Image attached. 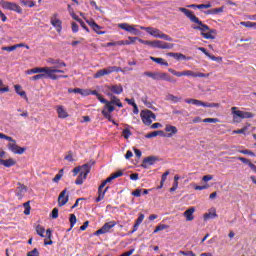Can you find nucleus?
I'll use <instances>...</instances> for the list:
<instances>
[{"label":"nucleus","mask_w":256,"mask_h":256,"mask_svg":"<svg viewBox=\"0 0 256 256\" xmlns=\"http://www.w3.org/2000/svg\"><path fill=\"white\" fill-rule=\"evenodd\" d=\"M105 192L98 191V197L95 199V203H100L103 199H105Z\"/></svg>","instance_id":"3c124183"},{"label":"nucleus","mask_w":256,"mask_h":256,"mask_svg":"<svg viewBox=\"0 0 256 256\" xmlns=\"http://www.w3.org/2000/svg\"><path fill=\"white\" fill-rule=\"evenodd\" d=\"M86 23H88V25L90 26V28L93 29V31L95 33H97L98 35H104L106 32L105 31H101L102 27L99 26L96 22H94L93 20L90 21H86Z\"/></svg>","instance_id":"412c9836"},{"label":"nucleus","mask_w":256,"mask_h":256,"mask_svg":"<svg viewBox=\"0 0 256 256\" xmlns=\"http://www.w3.org/2000/svg\"><path fill=\"white\" fill-rule=\"evenodd\" d=\"M145 219V215L139 214V217L137 220H135V224L141 225L143 223V220Z\"/></svg>","instance_id":"0e129e2a"},{"label":"nucleus","mask_w":256,"mask_h":256,"mask_svg":"<svg viewBox=\"0 0 256 256\" xmlns=\"http://www.w3.org/2000/svg\"><path fill=\"white\" fill-rule=\"evenodd\" d=\"M18 192H16V196L19 197V199L23 198V195L25 192H27V187L24 186V184L18 183Z\"/></svg>","instance_id":"cd10ccee"},{"label":"nucleus","mask_w":256,"mask_h":256,"mask_svg":"<svg viewBox=\"0 0 256 256\" xmlns=\"http://www.w3.org/2000/svg\"><path fill=\"white\" fill-rule=\"evenodd\" d=\"M179 254L183 256H196L193 251H179Z\"/></svg>","instance_id":"052dcab7"},{"label":"nucleus","mask_w":256,"mask_h":256,"mask_svg":"<svg viewBox=\"0 0 256 256\" xmlns=\"http://www.w3.org/2000/svg\"><path fill=\"white\" fill-rule=\"evenodd\" d=\"M69 223H70L71 228H73L76 225V223H77L76 215L70 214Z\"/></svg>","instance_id":"a18cd8bd"},{"label":"nucleus","mask_w":256,"mask_h":256,"mask_svg":"<svg viewBox=\"0 0 256 256\" xmlns=\"http://www.w3.org/2000/svg\"><path fill=\"white\" fill-rule=\"evenodd\" d=\"M184 76L193 77V78H208L210 73H195L191 70L184 71Z\"/></svg>","instance_id":"6ab92c4d"},{"label":"nucleus","mask_w":256,"mask_h":256,"mask_svg":"<svg viewBox=\"0 0 256 256\" xmlns=\"http://www.w3.org/2000/svg\"><path fill=\"white\" fill-rule=\"evenodd\" d=\"M105 91L112 93V95H121L123 93V86L121 84L105 85Z\"/></svg>","instance_id":"ddd939ff"},{"label":"nucleus","mask_w":256,"mask_h":256,"mask_svg":"<svg viewBox=\"0 0 256 256\" xmlns=\"http://www.w3.org/2000/svg\"><path fill=\"white\" fill-rule=\"evenodd\" d=\"M117 225L116 221H110L108 223H104L103 227L99 230L95 231L94 235L99 236L101 234H107L111 232V229Z\"/></svg>","instance_id":"9b49d317"},{"label":"nucleus","mask_w":256,"mask_h":256,"mask_svg":"<svg viewBox=\"0 0 256 256\" xmlns=\"http://www.w3.org/2000/svg\"><path fill=\"white\" fill-rule=\"evenodd\" d=\"M150 60H152L156 64H160L162 66L168 67V62L165 61V59H163L161 57H150Z\"/></svg>","instance_id":"c756f323"},{"label":"nucleus","mask_w":256,"mask_h":256,"mask_svg":"<svg viewBox=\"0 0 256 256\" xmlns=\"http://www.w3.org/2000/svg\"><path fill=\"white\" fill-rule=\"evenodd\" d=\"M140 118H142L144 125L150 126L153 120H156V115L151 110H142L140 112Z\"/></svg>","instance_id":"1a4fd4ad"},{"label":"nucleus","mask_w":256,"mask_h":256,"mask_svg":"<svg viewBox=\"0 0 256 256\" xmlns=\"http://www.w3.org/2000/svg\"><path fill=\"white\" fill-rule=\"evenodd\" d=\"M16 46L15 45H11V46H5L2 48L3 51L6 52H14L16 50Z\"/></svg>","instance_id":"bf43d9fd"},{"label":"nucleus","mask_w":256,"mask_h":256,"mask_svg":"<svg viewBox=\"0 0 256 256\" xmlns=\"http://www.w3.org/2000/svg\"><path fill=\"white\" fill-rule=\"evenodd\" d=\"M224 7L214 8L212 10H207L205 12L206 15H219L220 13H223Z\"/></svg>","instance_id":"473e14b6"},{"label":"nucleus","mask_w":256,"mask_h":256,"mask_svg":"<svg viewBox=\"0 0 256 256\" xmlns=\"http://www.w3.org/2000/svg\"><path fill=\"white\" fill-rule=\"evenodd\" d=\"M46 230L41 225L36 226V234H38L41 238H44V233Z\"/></svg>","instance_id":"79ce46f5"},{"label":"nucleus","mask_w":256,"mask_h":256,"mask_svg":"<svg viewBox=\"0 0 256 256\" xmlns=\"http://www.w3.org/2000/svg\"><path fill=\"white\" fill-rule=\"evenodd\" d=\"M43 71H44V67H35L33 69H29L28 71H26V75L39 74V73H43Z\"/></svg>","instance_id":"72a5a7b5"},{"label":"nucleus","mask_w":256,"mask_h":256,"mask_svg":"<svg viewBox=\"0 0 256 256\" xmlns=\"http://www.w3.org/2000/svg\"><path fill=\"white\" fill-rule=\"evenodd\" d=\"M209 59H211L212 61H216V62H218V63H221L222 62V57H216V56H214V55H212V54H208V55H206Z\"/></svg>","instance_id":"864d4df0"},{"label":"nucleus","mask_w":256,"mask_h":256,"mask_svg":"<svg viewBox=\"0 0 256 256\" xmlns=\"http://www.w3.org/2000/svg\"><path fill=\"white\" fill-rule=\"evenodd\" d=\"M68 201L69 196L67 195V189H64L58 196V206L63 207L68 203Z\"/></svg>","instance_id":"f3484780"},{"label":"nucleus","mask_w":256,"mask_h":256,"mask_svg":"<svg viewBox=\"0 0 256 256\" xmlns=\"http://www.w3.org/2000/svg\"><path fill=\"white\" fill-rule=\"evenodd\" d=\"M58 208H53V211H52V219H58Z\"/></svg>","instance_id":"774afa93"},{"label":"nucleus","mask_w":256,"mask_h":256,"mask_svg":"<svg viewBox=\"0 0 256 256\" xmlns=\"http://www.w3.org/2000/svg\"><path fill=\"white\" fill-rule=\"evenodd\" d=\"M56 113H58L59 119H67L69 114L62 105L56 106Z\"/></svg>","instance_id":"4be33fe9"},{"label":"nucleus","mask_w":256,"mask_h":256,"mask_svg":"<svg viewBox=\"0 0 256 256\" xmlns=\"http://www.w3.org/2000/svg\"><path fill=\"white\" fill-rule=\"evenodd\" d=\"M240 25H242L243 27H246L248 29H252V28L256 27V23L255 22H250V21L241 22Z\"/></svg>","instance_id":"37998d69"},{"label":"nucleus","mask_w":256,"mask_h":256,"mask_svg":"<svg viewBox=\"0 0 256 256\" xmlns=\"http://www.w3.org/2000/svg\"><path fill=\"white\" fill-rule=\"evenodd\" d=\"M45 75V78H49L50 80H58L59 77L56 75L54 69L50 67H44V71L42 73Z\"/></svg>","instance_id":"a211bd4d"},{"label":"nucleus","mask_w":256,"mask_h":256,"mask_svg":"<svg viewBox=\"0 0 256 256\" xmlns=\"http://www.w3.org/2000/svg\"><path fill=\"white\" fill-rule=\"evenodd\" d=\"M174 47H175V44L168 43V42H165V41H159V40H157L156 44H155V48H158V49L170 50V49H172Z\"/></svg>","instance_id":"aec40b11"},{"label":"nucleus","mask_w":256,"mask_h":256,"mask_svg":"<svg viewBox=\"0 0 256 256\" xmlns=\"http://www.w3.org/2000/svg\"><path fill=\"white\" fill-rule=\"evenodd\" d=\"M184 102L188 103V104H193L194 106L200 107L204 105L205 102L201 101V100H197V99H186L184 100Z\"/></svg>","instance_id":"7c9ffc66"},{"label":"nucleus","mask_w":256,"mask_h":256,"mask_svg":"<svg viewBox=\"0 0 256 256\" xmlns=\"http://www.w3.org/2000/svg\"><path fill=\"white\" fill-rule=\"evenodd\" d=\"M166 100H167V101H170V102H172V103H178V102L181 101V98L178 97V96H174L173 94H168V95L166 96Z\"/></svg>","instance_id":"4c0bfd02"},{"label":"nucleus","mask_w":256,"mask_h":256,"mask_svg":"<svg viewBox=\"0 0 256 256\" xmlns=\"http://www.w3.org/2000/svg\"><path fill=\"white\" fill-rule=\"evenodd\" d=\"M168 73H162V72H144L143 76L152 78V80L160 81V80H168L167 78Z\"/></svg>","instance_id":"9d476101"},{"label":"nucleus","mask_w":256,"mask_h":256,"mask_svg":"<svg viewBox=\"0 0 256 256\" xmlns=\"http://www.w3.org/2000/svg\"><path fill=\"white\" fill-rule=\"evenodd\" d=\"M135 25H129L128 23L118 24V28L124 30L127 33L133 34L135 36L139 35V30L135 28Z\"/></svg>","instance_id":"4468645a"},{"label":"nucleus","mask_w":256,"mask_h":256,"mask_svg":"<svg viewBox=\"0 0 256 256\" xmlns=\"http://www.w3.org/2000/svg\"><path fill=\"white\" fill-rule=\"evenodd\" d=\"M94 162H89L82 165V172L79 173V176L75 180V185H82L83 182L87 179V175L91 172Z\"/></svg>","instance_id":"423d86ee"},{"label":"nucleus","mask_w":256,"mask_h":256,"mask_svg":"<svg viewBox=\"0 0 256 256\" xmlns=\"http://www.w3.org/2000/svg\"><path fill=\"white\" fill-rule=\"evenodd\" d=\"M140 30L147 32L150 36L154 38L166 40L169 42L173 41V38H171L167 34L163 33L161 30H158L156 28L140 26Z\"/></svg>","instance_id":"20e7f679"},{"label":"nucleus","mask_w":256,"mask_h":256,"mask_svg":"<svg viewBox=\"0 0 256 256\" xmlns=\"http://www.w3.org/2000/svg\"><path fill=\"white\" fill-rule=\"evenodd\" d=\"M179 12L186 15L190 22L197 25L192 26V29L200 31V36H202L206 40H215V36L213 34H216L217 31L215 29H210L209 26L203 24V22L199 18H197L195 14H193V11L180 7Z\"/></svg>","instance_id":"f257e3e1"},{"label":"nucleus","mask_w":256,"mask_h":256,"mask_svg":"<svg viewBox=\"0 0 256 256\" xmlns=\"http://www.w3.org/2000/svg\"><path fill=\"white\" fill-rule=\"evenodd\" d=\"M166 229H168V226L166 224H159L157 227H155L154 234Z\"/></svg>","instance_id":"de8ad7c7"},{"label":"nucleus","mask_w":256,"mask_h":256,"mask_svg":"<svg viewBox=\"0 0 256 256\" xmlns=\"http://www.w3.org/2000/svg\"><path fill=\"white\" fill-rule=\"evenodd\" d=\"M111 113L112 112H109L106 109L102 110V115L104 116V118L108 120L110 123H113L115 126H118V123L112 119Z\"/></svg>","instance_id":"bb28decb"},{"label":"nucleus","mask_w":256,"mask_h":256,"mask_svg":"<svg viewBox=\"0 0 256 256\" xmlns=\"http://www.w3.org/2000/svg\"><path fill=\"white\" fill-rule=\"evenodd\" d=\"M105 192L98 191V197L95 199V203H100L103 199H105Z\"/></svg>","instance_id":"8fccbe9b"},{"label":"nucleus","mask_w":256,"mask_h":256,"mask_svg":"<svg viewBox=\"0 0 256 256\" xmlns=\"http://www.w3.org/2000/svg\"><path fill=\"white\" fill-rule=\"evenodd\" d=\"M0 6H1V8L5 9V10H9V11L18 13L20 15H22V13H23L22 7L14 2H7L4 0H1Z\"/></svg>","instance_id":"6e6552de"},{"label":"nucleus","mask_w":256,"mask_h":256,"mask_svg":"<svg viewBox=\"0 0 256 256\" xmlns=\"http://www.w3.org/2000/svg\"><path fill=\"white\" fill-rule=\"evenodd\" d=\"M169 57H173L176 60H186L187 57L182 53H168Z\"/></svg>","instance_id":"e433bc0d"},{"label":"nucleus","mask_w":256,"mask_h":256,"mask_svg":"<svg viewBox=\"0 0 256 256\" xmlns=\"http://www.w3.org/2000/svg\"><path fill=\"white\" fill-rule=\"evenodd\" d=\"M0 139H5L7 141H10L8 144V149L11 151L14 155H23L24 152L27 150V148L19 147L17 145V141L14 140L11 136H7L4 133L0 132Z\"/></svg>","instance_id":"f03ea898"},{"label":"nucleus","mask_w":256,"mask_h":256,"mask_svg":"<svg viewBox=\"0 0 256 256\" xmlns=\"http://www.w3.org/2000/svg\"><path fill=\"white\" fill-rule=\"evenodd\" d=\"M84 96H88V95H95V97H97V99L99 100V102H105V98L99 94V92H97V90H90L88 93H83Z\"/></svg>","instance_id":"c85d7f7f"},{"label":"nucleus","mask_w":256,"mask_h":256,"mask_svg":"<svg viewBox=\"0 0 256 256\" xmlns=\"http://www.w3.org/2000/svg\"><path fill=\"white\" fill-rule=\"evenodd\" d=\"M203 123H220V120L219 118H206Z\"/></svg>","instance_id":"5fc2aeb1"},{"label":"nucleus","mask_w":256,"mask_h":256,"mask_svg":"<svg viewBox=\"0 0 256 256\" xmlns=\"http://www.w3.org/2000/svg\"><path fill=\"white\" fill-rule=\"evenodd\" d=\"M168 72L171 73L173 76L182 77L185 76L184 71L183 72H177L175 69H168Z\"/></svg>","instance_id":"49530a36"},{"label":"nucleus","mask_w":256,"mask_h":256,"mask_svg":"<svg viewBox=\"0 0 256 256\" xmlns=\"http://www.w3.org/2000/svg\"><path fill=\"white\" fill-rule=\"evenodd\" d=\"M164 131L167 133L163 132V137L164 138H172L178 133V128L176 126L167 124L166 128H164Z\"/></svg>","instance_id":"2eb2a0df"},{"label":"nucleus","mask_w":256,"mask_h":256,"mask_svg":"<svg viewBox=\"0 0 256 256\" xmlns=\"http://www.w3.org/2000/svg\"><path fill=\"white\" fill-rule=\"evenodd\" d=\"M203 218H204V221H207V220H209V219H215V218H217L216 211H214V212H209V213L204 214Z\"/></svg>","instance_id":"ea45409f"},{"label":"nucleus","mask_w":256,"mask_h":256,"mask_svg":"<svg viewBox=\"0 0 256 256\" xmlns=\"http://www.w3.org/2000/svg\"><path fill=\"white\" fill-rule=\"evenodd\" d=\"M44 78H46V75L43 74V73H40V74H38V75H35V76H33V77H30V81L42 80V79H44Z\"/></svg>","instance_id":"09e8293b"},{"label":"nucleus","mask_w":256,"mask_h":256,"mask_svg":"<svg viewBox=\"0 0 256 256\" xmlns=\"http://www.w3.org/2000/svg\"><path fill=\"white\" fill-rule=\"evenodd\" d=\"M122 134H123L124 139H128L129 137H131L132 132L128 128H125L123 130Z\"/></svg>","instance_id":"6e6d98bb"},{"label":"nucleus","mask_w":256,"mask_h":256,"mask_svg":"<svg viewBox=\"0 0 256 256\" xmlns=\"http://www.w3.org/2000/svg\"><path fill=\"white\" fill-rule=\"evenodd\" d=\"M212 5L210 3L208 4H199L197 9H210Z\"/></svg>","instance_id":"69168bd1"},{"label":"nucleus","mask_w":256,"mask_h":256,"mask_svg":"<svg viewBox=\"0 0 256 256\" xmlns=\"http://www.w3.org/2000/svg\"><path fill=\"white\" fill-rule=\"evenodd\" d=\"M239 153H241L242 155H249V156L255 157V153H253L249 149L241 150V151H239Z\"/></svg>","instance_id":"13d9d810"},{"label":"nucleus","mask_w":256,"mask_h":256,"mask_svg":"<svg viewBox=\"0 0 256 256\" xmlns=\"http://www.w3.org/2000/svg\"><path fill=\"white\" fill-rule=\"evenodd\" d=\"M14 90L16 94H18L20 97H23L26 101L28 100L27 93L24 90H22L21 85H14Z\"/></svg>","instance_id":"a878e982"},{"label":"nucleus","mask_w":256,"mask_h":256,"mask_svg":"<svg viewBox=\"0 0 256 256\" xmlns=\"http://www.w3.org/2000/svg\"><path fill=\"white\" fill-rule=\"evenodd\" d=\"M26 256H39V251L37 248H34L32 251H29Z\"/></svg>","instance_id":"e2e57ef3"},{"label":"nucleus","mask_w":256,"mask_h":256,"mask_svg":"<svg viewBox=\"0 0 256 256\" xmlns=\"http://www.w3.org/2000/svg\"><path fill=\"white\" fill-rule=\"evenodd\" d=\"M157 161V158L155 156H148L144 158L142 167L147 168L148 165L152 166Z\"/></svg>","instance_id":"b1692460"},{"label":"nucleus","mask_w":256,"mask_h":256,"mask_svg":"<svg viewBox=\"0 0 256 256\" xmlns=\"http://www.w3.org/2000/svg\"><path fill=\"white\" fill-rule=\"evenodd\" d=\"M68 92L70 93H75V94H83V89L82 88H69Z\"/></svg>","instance_id":"4d7b16f0"},{"label":"nucleus","mask_w":256,"mask_h":256,"mask_svg":"<svg viewBox=\"0 0 256 256\" xmlns=\"http://www.w3.org/2000/svg\"><path fill=\"white\" fill-rule=\"evenodd\" d=\"M0 163H1V165H3L6 168H10L15 165V160H13L12 158H10L8 160L0 159Z\"/></svg>","instance_id":"2f4dec72"},{"label":"nucleus","mask_w":256,"mask_h":256,"mask_svg":"<svg viewBox=\"0 0 256 256\" xmlns=\"http://www.w3.org/2000/svg\"><path fill=\"white\" fill-rule=\"evenodd\" d=\"M170 175V171L164 172L162 175V179L160 180V185L157 187V190H161L163 188V185L165 184L167 180V176Z\"/></svg>","instance_id":"c9c22d12"},{"label":"nucleus","mask_w":256,"mask_h":256,"mask_svg":"<svg viewBox=\"0 0 256 256\" xmlns=\"http://www.w3.org/2000/svg\"><path fill=\"white\" fill-rule=\"evenodd\" d=\"M122 176H123L122 171H118L111 174L106 180L102 182V184H100L98 191L102 192V190L106 187L107 183H111L113 180L118 179L119 177H122Z\"/></svg>","instance_id":"f8f14e48"},{"label":"nucleus","mask_w":256,"mask_h":256,"mask_svg":"<svg viewBox=\"0 0 256 256\" xmlns=\"http://www.w3.org/2000/svg\"><path fill=\"white\" fill-rule=\"evenodd\" d=\"M58 14H53L52 18H50V24L56 29V32H62V21L57 18Z\"/></svg>","instance_id":"dca6fc26"},{"label":"nucleus","mask_w":256,"mask_h":256,"mask_svg":"<svg viewBox=\"0 0 256 256\" xmlns=\"http://www.w3.org/2000/svg\"><path fill=\"white\" fill-rule=\"evenodd\" d=\"M195 213V208L190 207L186 210V212L183 213L184 218H186L187 222H192L195 219V216L193 214Z\"/></svg>","instance_id":"5701e85b"},{"label":"nucleus","mask_w":256,"mask_h":256,"mask_svg":"<svg viewBox=\"0 0 256 256\" xmlns=\"http://www.w3.org/2000/svg\"><path fill=\"white\" fill-rule=\"evenodd\" d=\"M30 202H26L23 204L24 207V215H31V205L29 204Z\"/></svg>","instance_id":"c03bdc74"},{"label":"nucleus","mask_w":256,"mask_h":256,"mask_svg":"<svg viewBox=\"0 0 256 256\" xmlns=\"http://www.w3.org/2000/svg\"><path fill=\"white\" fill-rule=\"evenodd\" d=\"M20 4L24 6H28L29 8H34L36 6V2L32 0H29V1L20 0Z\"/></svg>","instance_id":"58836bf2"},{"label":"nucleus","mask_w":256,"mask_h":256,"mask_svg":"<svg viewBox=\"0 0 256 256\" xmlns=\"http://www.w3.org/2000/svg\"><path fill=\"white\" fill-rule=\"evenodd\" d=\"M114 72H122V68L121 67H117V66H109L105 69H100L97 71V73H95L93 75L94 79H100L103 76H108Z\"/></svg>","instance_id":"0eeeda50"},{"label":"nucleus","mask_w":256,"mask_h":256,"mask_svg":"<svg viewBox=\"0 0 256 256\" xmlns=\"http://www.w3.org/2000/svg\"><path fill=\"white\" fill-rule=\"evenodd\" d=\"M79 173H82V166L73 169V176H77Z\"/></svg>","instance_id":"338daca9"},{"label":"nucleus","mask_w":256,"mask_h":256,"mask_svg":"<svg viewBox=\"0 0 256 256\" xmlns=\"http://www.w3.org/2000/svg\"><path fill=\"white\" fill-rule=\"evenodd\" d=\"M157 136H162L163 137V131L158 130V131L150 132L147 135H145V138L146 139H152V138H155Z\"/></svg>","instance_id":"f704fd0d"},{"label":"nucleus","mask_w":256,"mask_h":256,"mask_svg":"<svg viewBox=\"0 0 256 256\" xmlns=\"http://www.w3.org/2000/svg\"><path fill=\"white\" fill-rule=\"evenodd\" d=\"M231 111L234 123H241L242 119H252L253 117H255V115L252 112L237 110L236 107H232Z\"/></svg>","instance_id":"39448f33"},{"label":"nucleus","mask_w":256,"mask_h":256,"mask_svg":"<svg viewBox=\"0 0 256 256\" xmlns=\"http://www.w3.org/2000/svg\"><path fill=\"white\" fill-rule=\"evenodd\" d=\"M237 159L248 166H250V164H253L249 159H246L245 157H238Z\"/></svg>","instance_id":"680f3d73"},{"label":"nucleus","mask_w":256,"mask_h":256,"mask_svg":"<svg viewBox=\"0 0 256 256\" xmlns=\"http://www.w3.org/2000/svg\"><path fill=\"white\" fill-rule=\"evenodd\" d=\"M203 107H207V108H219L220 104L219 103H207L204 102Z\"/></svg>","instance_id":"603ef678"},{"label":"nucleus","mask_w":256,"mask_h":256,"mask_svg":"<svg viewBox=\"0 0 256 256\" xmlns=\"http://www.w3.org/2000/svg\"><path fill=\"white\" fill-rule=\"evenodd\" d=\"M104 93H105V95L110 97V100L105 99V102H101V103L105 104L104 109H107V112L115 111V106H117L119 108L123 107L121 100L117 96H115L111 92H107V91H105ZM113 105H115V106H113Z\"/></svg>","instance_id":"7ed1b4c3"},{"label":"nucleus","mask_w":256,"mask_h":256,"mask_svg":"<svg viewBox=\"0 0 256 256\" xmlns=\"http://www.w3.org/2000/svg\"><path fill=\"white\" fill-rule=\"evenodd\" d=\"M48 63L56 65V66L53 67V69H55V68H62V67H66L67 66L66 63L65 62H61L60 59L54 60V59L50 58L48 60Z\"/></svg>","instance_id":"393cba45"},{"label":"nucleus","mask_w":256,"mask_h":256,"mask_svg":"<svg viewBox=\"0 0 256 256\" xmlns=\"http://www.w3.org/2000/svg\"><path fill=\"white\" fill-rule=\"evenodd\" d=\"M63 174H64V170L63 169H60L59 170V173L55 175V177L53 178V183H59V181L62 179L63 177Z\"/></svg>","instance_id":"a19ab883"}]
</instances>
